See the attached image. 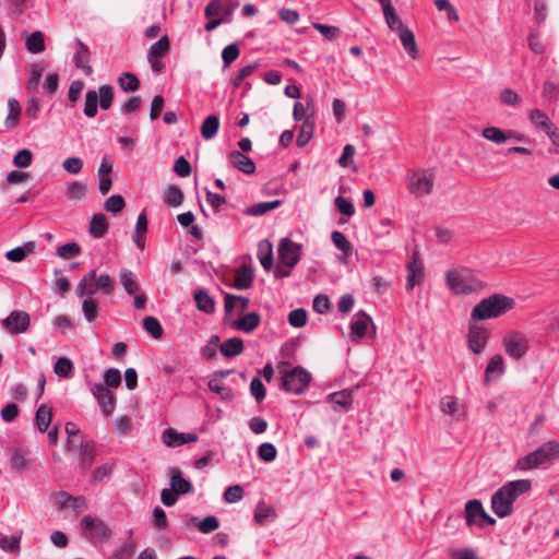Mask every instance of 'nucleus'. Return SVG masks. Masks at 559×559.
<instances>
[{
  "mask_svg": "<svg viewBox=\"0 0 559 559\" xmlns=\"http://www.w3.org/2000/svg\"><path fill=\"white\" fill-rule=\"evenodd\" d=\"M143 328L155 340L162 337L164 329L155 317H146L143 320Z\"/></svg>",
  "mask_w": 559,
  "mask_h": 559,
  "instance_id": "4d7b16f0",
  "label": "nucleus"
},
{
  "mask_svg": "<svg viewBox=\"0 0 559 559\" xmlns=\"http://www.w3.org/2000/svg\"><path fill=\"white\" fill-rule=\"evenodd\" d=\"M288 323L294 328H302L307 323V311L304 308L292 310L288 314Z\"/></svg>",
  "mask_w": 559,
  "mask_h": 559,
  "instance_id": "69168bd1",
  "label": "nucleus"
},
{
  "mask_svg": "<svg viewBox=\"0 0 559 559\" xmlns=\"http://www.w3.org/2000/svg\"><path fill=\"white\" fill-rule=\"evenodd\" d=\"M433 188V175L426 170H416L407 175V189L414 195L431 193Z\"/></svg>",
  "mask_w": 559,
  "mask_h": 559,
  "instance_id": "9d476101",
  "label": "nucleus"
},
{
  "mask_svg": "<svg viewBox=\"0 0 559 559\" xmlns=\"http://www.w3.org/2000/svg\"><path fill=\"white\" fill-rule=\"evenodd\" d=\"M531 488L532 481L530 479L508 481L492 495L491 510L500 519L511 515L515 500L530 491Z\"/></svg>",
  "mask_w": 559,
  "mask_h": 559,
  "instance_id": "f257e3e1",
  "label": "nucleus"
},
{
  "mask_svg": "<svg viewBox=\"0 0 559 559\" xmlns=\"http://www.w3.org/2000/svg\"><path fill=\"white\" fill-rule=\"evenodd\" d=\"M258 259L265 271H270L273 266V247L272 243L264 239L258 245Z\"/></svg>",
  "mask_w": 559,
  "mask_h": 559,
  "instance_id": "c85d7f7f",
  "label": "nucleus"
},
{
  "mask_svg": "<svg viewBox=\"0 0 559 559\" xmlns=\"http://www.w3.org/2000/svg\"><path fill=\"white\" fill-rule=\"evenodd\" d=\"M485 513L486 511L480 500L473 499L467 501L464 511L467 527L477 526Z\"/></svg>",
  "mask_w": 559,
  "mask_h": 559,
  "instance_id": "a211bd4d",
  "label": "nucleus"
},
{
  "mask_svg": "<svg viewBox=\"0 0 559 559\" xmlns=\"http://www.w3.org/2000/svg\"><path fill=\"white\" fill-rule=\"evenodd\" d=\"M530 120L536 128L543 130L545 133H548L554 128L551 121L540 109H533L530 112Z\"/></svg>",
  "mask_w": 559,
  "mask_h": 559,
  "instance_id": "58836bf2",
  "label": "nucleus"
},
{
  "mask_svg": "<svg viewBox=\"0 0 559 559\" xmlns=\"http://www.w3.org/2000/svg\"><path fill=\"white\" fill-rule=\"evenodd\" d=\"M493 372H498L499 374L504 372L503 358L499 354L492 356L486 367V370H485V382L486 383H488L490 381V374Z\"/></svg>",
  "mask_w": 559,
  "mask_h": 559,
  "instance_id": "6e6d98bb",
  "label": "nucleus"
},
{
  "mask_svg": "<svg viewBox=\"0 0 559 559\" xmlns=\"http://www.w3.org/2000/svg\"><path fill=\"white\" fill-rule=\"evenodd\" d=\"M199 439L194 432H178L173 428H167L162 435L163 442L170 448L181 447L187 443L197 442Z\"/></svg>",
  "mask_w": 559,
  "mask_h": 559,
  "instance_id": "dca6fc26",
  "label": "nucleus"
},
{
  "mask_svg": "<svg viewBox=\"0 0 559 559\" xmlns=\"http://www.w3.org/2000/svg\"><path fill=\"white\" fill-rule=\"evenodd\" d=\"M73 362L68 357H60L53 366V371L62 378H70L73 373Z\"/></svg>",
  "mask_w": 559,
  "mask_h": 559,
  "instance_id": "864d4df0",
  "label": "nucleus"
},
{
  "mask_svg": "<svg viewBox=\"0 0 559 559\" xmlns=\"http://www.w3.org/2000/svg\"><path fill=\"white\" fill-rule=\"evenodd\" d=\"M281 374V389L292 394H302L312 380L311 373L301 366L292 367L289 361H280L277 365Z\"/></svg>",
  "mask_w": 559,
  "mask_h": 559,
  "instance_id": "7ed1b4c3",
  "label": "nucleus"
},
{
  "mask_svg": "<svg viewBox=\"0 0 559 559\" xmlns=\"http://www.w3.org/2000/svg\"><path fill=\"white\" fill-rule=\"evenodd\" d=\"M118 85L123 92H135L140 88V80L132 72H123L117 80Z\"/></svg>",
  "mask_w": 559,
  "mask_h": 559,
  "instance_id": "e433bc0d",
  "label": "nucleus"
},
{
  "mask_svg": "<svg viewBox=\"0 0 559 559\" xmlns=\"http://www.w3.org/2000/svg\"><path fill=\"white\" fill-rule=\"evenodd\" d=\"M124 206V199L120 194L109 197L104 203V209L114 214L121 212Z\"/></svg>",
  "mask_w": 559,
  "mask_h": 559,
  "instance_id": "052dcab7",
  "label": "nucleus"
},
{
  "mask_svg": "<svg viewBox=\"0 0 559 559\" xmlns=\"http://www.w3.org/2000/svg\"><path fill=\"white\" fill-rule=\"evenodd\" d=\"M94 295H85L82 302V311L85 320L92 323L96 320L99 309V304L93 298Z\"/></svg>",
  "mask_w": 559,
  "mask_h": 559,
  "instance_id": "473e14b6",
  "label": "nucleus"
},
{
  "mask_svg": "<svg viewBox=\"0 0 559 559\" xmlns=\"http://www.w3.org/2000/svg\"><path fill=\"white\" fill-rule=\"evenodd\" d=\"M193 298L198 310L204 313H213L215 310V300L209 295L206 289L199 288L194 290Z\"/></svg>",
  "mask_w": 559,
  "mask_h": 559,
  "instance_id": "a878e982",
  "label": "nucleus"
},
{
  "mask_svg": "<svg viewBox=\"0 0 559 559\" xmlns=\"http://www.w3.org/2000/svg\"><path fill=\"white\" fill-rule=\"evenodd\" d=\"M278 261L287 267H295L301 260L302 246L284 237L277 245Z\"/></svg>",
  "mask_w": 559,
  "mask_h": 559,
  "instance_id": "1a4fd4ad",
  "label": "nucleus"
},
{
  "mask_svg": "<svg viewBox=\"0 0 559 559\" xmlns=\"http://www.w3.org/2000/svg\"><path fill=\"white\" fill-rule=\"evenodd\" d=\"M2 328L11 334L19 335L26 332L31 325V317L24 310H13L1 322Z\"/></svg>",
  "mask_w": 559,
  "mask_h": 559,
  "instance_id": "f8f14e48",
  "label": "nucleus"
},
{
  "mask_svg": "<svg viewBox=\"0 0 559 559\" xmlns=\"http://www.w3.org/2000/svg\"><path fill=\"white\" fill-rule=\"evenodd\" d=\"M254 280L253 270L248 264H242L236 272L233 286L236 289H248L252 286Z\"/></svg>",
  "mask_w": 559,
  "mask_h": 559,
  "instance_id": "393cba45",
  "label": "nucleus"
},
{
  "mask_svg": "<svg viewBox=\"0 0 559 559\" xmlns=\"http://www.w3.org/2000/svg\"><path fill=\"white\" fill-rule=\"evenodd\" d=\"M33 160V153L28 148H22L13 157V164L17 168H27Z\"/></svg>",
  "mask_w": 559,
  "mask_h": 559,
  "instance_id": "e2e57ef3",
  "label": "nucleus"
},
{
  "mask_svg": "<svg viewBox=\"0 0 559 559\" xmlns=\"http://www.w3.org/2000/svg\"><path fill=\"white\" fill-rule=\"evenodd\" d=\"M258 455L264 462H272L276 459L277 450L273 443L264 442L259 445Z\"/></svg>",
  "mask_w": 559,
  "mask_h": 559,
  "instance_id": "0e129e2a",
  "label": "nucleus"
},
{
  "mask_svg": "<svg viewBox=\"0 0 559 559\" xmlns=\"http://www.w3.org/2000/svg\"><path fill=\"white\" fill-rule=\"evenodd\" d=\"M115 288V281L111 276L108 274L97 275L96 270H90L78 283L75 295L83 298L85 295H95L98 290L105 295H111Z\"/></svg>",
  "mask_w": 559,
  "mask_h": 559,
  "instance_id": "39448f33",
  "label": "nucleus"
},
{
  "mask_svg": "<svg viewBox=\"0 0 559 559\" xmlns=\"http://www.w3.org/2000/svg\"><path fill=\"white\" fill-rule=\"evenodd\" d=\"M169 485L170 489L178 495H187L193 490L191 481L185 478L181 471L177 467L170 468Z\"/></svg>",
  "mask_w": 559,
  "mask_h": 559,
  "instance_id": "4be33fe9",
  "label": "nucleus"
},
{
  "mask_svg": "<svg viewBox=\"0 0 559 559\" xmlns=\"http://www.w3.org/2000/svg\"><path fill=\"white\" fill-rule=\"evenodd\" d=\"M407 277H406V289L413 290L416 285L424 282L425 271L424 264L420 261L419 251L413 250L412 257L406 264Z\"/></svg>",
  "mask_w": 559,
  "mask_h": 559,
  "instance_id": "ddd939ff",
  "label": "nucleus"
},
{
  "mask_svg": "<svg viewBox=\"0 0 559 559\" xmlns=\"http://www.w3.org/2000/svg\"><path fill=\"white\" fill-rule=\"evenodd\" d=\"M119 277L120 283L123 286L126 293L128 295H134L139 289V283L136 281L134 273L130 270L124 269L120 272Z\"/></svg>",
  "mask_w": 559,
  "mask_h": 559,
  "instance_id": "37998d69",
  "label": "nucleus"
},
{
  "mask_svg": "<svg viewBox=\"0 0 559 559\" xmlns=\"http://www.w3.org/2000/svg\"><path fill=\"white\" fill-rule=\"evenodd\" d=\"M326 400L333 404L334 411H348L353 404V390L346 389L330 393Z\"/></svg>",
  "mask_w": 559,
  "mask_h": 559,
  "instance_id": "412c9836",
  "label": "nucleus"
},
{
  "mask_svg": "<svg viewBox=\"0 0 559 559\" xmlns=\"http://www.w3.org/2000/svg\"><path fill=\"white\" fill-rule=\"evenodd\" d=\"M489 331L480 325L472 324L468 329L467 343L468 348L475 353L480 354L488 342Z\"/></svg>",
  "mask_w": 559,
  "mask_h": 559,
  "instance_id": "2eb2a0df",
  "label": "nucleus"
},
{
  "mask_svg": "<svg viewBox=\"0 0 559 559\" xmlns=\"http://www.w3.org/2000/svg\"><path fill=\"white\" fill-rule=\"evenodd\" d=\"M559 460V441L548 440L536 450L527 453L516 461L515 468L530 471L539 467H547Z\"/></svg>",
  "mask_w": 559,
  "mask_h": 559,
  "instance_id": "f03ea898",
  "label": "nucleus"
},
{
  "mask_svg": "<svg viewBox=\"0 0 559 559\" xmlns=\"http://www.w3.org/2000/svg\"><path fill=\"white\" fill-rule=\"evenodd\" d=\"M75 45L78 50L73 55L74 66L81 69L85 75L90 76L93 74V68L88 64L91 61L90 49L80 38H75Z\"/></svg>",
  "mask_w": 559,
  "mask_h": 559,
  "instance_id": "f3484780",
  "label": "nucleus"
},
{
  "mask_svg": "<svg viewBox=\"0 0 559 559\" xmlns=\"http://www.w3.org/2000/svg\"><path fill=\"white\" fill-rule=\"evenodd\" d=\"M81 253V247L76 242H68L57 248V254L63 259H72Z\"/></svg>",
  "mask_w": 559,
  "mask_h": 559,
  "instance_id": "680f3d73",
  "label": "nucleus"
},
{
  "mask_svg": "<svg viewBox=\"0 0 559 559\" xmlns=\"http://www.w3.org/2000/svg\"><path fill=\"white\" fill-rule=\"evenodd\" d=\"M87 192L86 186L80 181H72L68 183L66 189V198L69 201H79L85 197Z\"/></svg>",
  "mask_w": 559,
  "mask_h": 559,
  "instance_id": "c03bdc74",
  "label": "nucleus"
},
{
  "mask_svg": "<svg viewBox=\"0 0 559 559\" xmlns=\"http://www.w3.org/2000/svg\"><path fill=\"white\" fill-rule=\"evenodd\" d=\"M399 37L408 56L412 59H416L418 57V47L415 40L414 33L404 24H401Z\"/></svg>",
  "mask_w": 559,
  "mask_h": 559,
  "instance_id": "b1692460",
  "label": "nucleus"
},
{
  "mask_svg": "<svg viewBox=\"0 0 559 559\" xmlns=\"http://www.w3.org/2000/svg\"><path fill=\"white\" fill-rule=\"evenodd\" d=\"M79 460L83 468L87 469L92 466L96 456V445L93 441L82 442L79 450Z\"/></svg>",
  "mask_w": 559,
  "mask_h": 559,
  "instance_id": "cd10ccee",
  "label": "nucleus"
},
{
  "mask_svg": "<svg viewBox=\"0 0 559 559\" xmlns=\"http://www.w3.org/2000/svg\"><path fill=\"white\" fill-rule=\"evenodd\" d=\"M259 63H250L242 68H240L231 78L230 83L234 87H239L245 79L253 74V72L258 69Z\"/></svg>",
  "mask_w": 559,
  "mask_h": 559,
  "instance_id": "8fccbe9b",
  "label": "nucleus"
},
{
  "mask_svg": "<svg viewBox=\"0 0 559 559\" xmlns=\"http://www.w3.org/2000/svg\"><path fill=\"white\" fill-rule=\"evenodd\" d=\"M108 227L109 225L106 215L103 213H97L94 214L91 218L88 231L94 238H102L108 231Z\"/></svg>",
  "mask_w": 559,
  "mask_h": 559,
  "instance_id": "c756f323",
  "label": "nucleus"
},
{
  "mask_svg": "<svg viewBox=\"0 0 559 559\" xmlns=\"http://www.w3.org/2000/svg\"><path fill=\"white\" fill-rule=\"evenodd\" d=\"M240 55V48L237 43L227 45L222 51L224 69L228 68Z\"/></svg>",
  "mask_w": 559,
  "mask_h": 559,
  "instance_id": "13d9d810",
  "label": "nucleus"
},
{
  "mask_svg": "<svg viewBox=\"0 0 559 559\" xmlns=\"http://www.w3.org/2000/svg\"><path fill=\"white\" fill-rule=\"evenodd\" d=\"M115 99L114 87L109 84H104L96 90H88L85 94V104L83 112L88 118L96 117L98 112V105L103 110H108Z\"/></svg>",
  "mask_w": 559,
  "mask_h": 559,
  "instance_id": "0eeeda50",
  "label": "nucleus"
},
{
  "mask_svg": "<svg viewBox=\"0 0 559 559\" xmlns=\"http://www.w3.org/2000/svg\"><path fill=\"white\" fill-rule=\"evenodd\" d=\"M10 464L12 469L17 473L24 472L28 466V460L26 459L24 451L15 448L11 453Z\"/></svg>",
  "mask_w": 559,
  "mask_h": 559,
  "instance_id": "de8ad7c7",
  "label": "nucleus"
},
{
  "mask_svg": "<svg viewBox=\"0 0 559 559\" xmlns=\"http://www.w3.org/2000/svg\"><path fill=\"white\" fill-rule=\"evenodd\" d=\"M261 322V317L258 312L252 311L246 313L243 317L239 318L238 320H235L231 323V326L235 330L242 331L245 333H251L253 332Z\"/></svg>",
  "mask_w": 559,
  "mask_h": 559,
  "instance_id": "5701e85b",
  "label": "nucleus"
},
{
  "mask_svg": "<svg viewBox=\"0 0 559 559\" xmlns=\"http://www.w3.org/2000/svg\"><path fill=\"white\" fill-rule=\"evenodd\" d=\"M228 160L233 167L237 168L241 173L246 175H252L255 173V164L254 162L246 156L242 152L231 151L228 154Z\"/></svg>",
  "mask_w": 559,
  "mask_h": 559,
  "instance_id": "6ab92c4d",
  "label": "nucleus"
},
{
  "mask_svg": "<svg viewBox=\"0 0 559 559\" xmlns=\"http://www.w3.org/2000/svg\"><path fill=\"white\" fill-rule=\"evenodd\" d=\"M163 200L166 205L179 206L183 201V193L179 187L169 186Z\"/></svg>",
  "mask_w": 559,
  "mask_h": 559,
  "instance_id": "603ef678",
  "label": "nucleus"
},
{
  "mask_svg": "<svg viewBox=\"0 0 559 559\" xmlns=\"http://www.w3.org/2000/svg\"><path fill=\"white\" fill-rule=\"evenodd\" d=\"M445 277L449 288L455 295H468L485 287V284L476 278L474 272L466 267L451 270Z\"/></svg>",
  "mask_w": 559,
  "mask_h": 559,
  "instance_id": "423d86ee",
  "label": "nucleus"
},
{
  "mask_svg": "<svg viewBox=\"0 0 559 559\" xmlns=\"http://www.w3.org/2000/svg\"><path fill=\"white\" fill-rule=\"evenodd\" d=\"M8 107H9V114L5 118L4 124H5L7 129H12L19 122L22 108H21L19 100L15 98H9Z\"/></svg>",
  "mask_w": 559,
  "mask_h": 559,
  "instance_id": "a19ab883",
  "label": "nucleus"
},
{
  "mask_svg": "<svg viewBox=\"0 0 559 559\" xmlns=\"http://www.w3.org/2000/svg\"><path fill=\"white\" fill-rule=\"evenodd\" d=\"M506 354L514 360L523 358L530 349L528 340L520 332H512L502 340Z\"/></svg>",
  "mask_w": 559,
  "mask_h": 559,
  "instance_id": "9b49d317",
  "label": "nucleus"
},
{
  "mask_svg": "<svg viewBox=\"0 0 559 559\" xmlns=\"http://www.w3.org/2000/svg\"><path fill=\"white\" fill-rule=\"evenodd\" d=\"M134 552V545L132 542L122 544L119 548L115 549L110 559H131Z\"/></svg>",
  "mask_w": 559,
  "mask_h": 559,
  "instance_id": "774afa93",
  "label": "nucleus"
},
{
  "mask_svg": "<svg viewBox=\"0 0 559 559\" xmlns=\"http://www.w3.org/2000/svg\"><path fill=\"white\" fill-rule=\"evenodd\" d=\"M219 350L225 357L238 356L243 352V342L239 337H230L219 346Z\"/></svg>",
  "mask_w": 559,
  "mask_h": 559,
  "instance_id": "2f4dec72",
  "label": "nucleus"
},
{
  "mask_svg": "<svg viewBox=\"0 0 559 559\" xmlns=\"http://www.w3.org/2000/svg\"><path fill=\"white\" fill-rule=\"evenodd\" d=\"M331 239L334 246L341 250L346 257L352 255L353 246L349 240L345 237V235L338 230H334L331 234Z\"/></svg>",
  "mask_w": 559,
  "mask_h": 559,
  "instance_id": "49530a36",
  "label": "nucleus"
},
{
  "mask_svg": "<svg viewBox=\"0 0 559 559\" xmlns=\"http://www.w3.org/2000/svg\"><path fill=\"white\" fill-rule=\"evenodd\" d=\"M481 135L496 144L504 143L508 140L507 131L497 127H487L483 130Z\"/></svg>",
  "mask_w": 559,
  "mask_h": 559,
  "instance_id": "5fc2aeb1",
  "label": "nucleus"
},
{
  "mask_svg": "<svg viewBox=\"0 0 559 559\" xmlns=\"http://www.w3.org/2000/svg\"><path fill=\"white\" fill-rule=\"evenodd\" d=\"M35 243L28 241L24 246L15 247L5 253V258L11 262H22L28 254L33 253Z\"/></svg>",
  "mask_w": 559,
  "mask_h": 559,
  "instance_id": "72a5a7b5",
  "label": "nucleus"
},
{
  "mask_svg": "<svg viewBox=\"0 0 559 559\" xmlns=\"http://www.w3.org/2000/svg\"><path fill=\"white\" fill-rule=\"evenodd\" d=\"M170 41L167 35L162 36L156 43H154L148 51L147 57L158 58L169 51Z\"/></svg>",
  "mask_w": 559,
  "mask_h": 559,
  "instance_id": "09e8293b",
  "label": "nucleus"
},
{
  "mask_svg": "<svg viewBox=\"0 0 559 559\" xmlns=\"http://www.w3.org/2000/svg\"><path fill=\"white\" fill-rule=\"evenodd\" d=\"M26 49L31 53H40L45 50V36L41 32L35 31L26 38Z\"/></svg>",
  "mask_w": 559,
  "mask_h": 559,
  "instance_id": "ea45409f",
  "label": "nucleus"
},
{
  "mask_svg": "<svg viewBox=\"0 0 559 559\" xmlns=\"http://www.w3.org/2000/svg\"><path fill=\"white\" fill-rule=\"evenodd\" d=\"M282 204L281 200H273L270 202H259L248 206L245 210V214L249 216H262L265 213L277 209Z\"/></svg>",
  "mask_w": 559,
  "mask_h": 559,
  "instance_id": "7c9ffc66",
  "label": "nucleus"
},
{
  "mask_svg": "<svg viewBox=\"0 0 559 559\" xmlns=\"http://www.w3.org/2000/svg\"><path fill=\"white\" fill-rule=\"evenodd\" d=\"M275 516V510L271 506H267L264 501L258 502L254 510V521L258 524H263L269 519H273Z\"/></svg>",
  "mask_w": 559,
  "mask_h": 559,
  "instance_id": "a18cd8bd",
  "label": "nucleus"
},
{
  "mask_svg": "<svg viewBox=\"0 0 559 559\" xmlns=\"http://www.w3.org/2000/svg\"><path fill=\"white\" fill-rule=\"evenodd\" d=\"M80 527L84 532V537L93 544L102 543L111 535V530L103 520L90 514L81 519Z\"/></svg>",
  "mask_w": 559,
  "mask_h": 559,
  "instance_id": "6e6552de",
  "label": "nucleus"
},
{
  "mask_svg": "<svg viewBox=\"0 0 559 559\" xmlns=\"http://www.w3.org/2000/svg\"><path fill=\"white\" fill-rule=\"evenodd\" d=\"M219 128V118L216 115H211L205 118L201 126V134L204 140L213 139Z\"/></svg>",
  "mask_w": 559,
  "mask_h": 559,
  "instance_id": "4c0bfd02",
  "label": "nucleus"
},
{
  "mask_svg": "<svg viewBox=\"0 0 559 559\" xmlns=\"http://www.w3.org/2000/svg\"><path fill=\"white\" fill-rule=\"evenodd\" d=\"M313 129H314L313 121H310V117H307L302 121V124L298 132L297 141H296L297 146L304 147L309 143V141L311 140L312 134H313Z\"/></svg>",
  "mask_w": 559,
  "mask_h": 559,
  "instance_id": "79ce46f5",
  "label": "nucleus"
},
{
  "mask_svg": "<svg viewBox=\"0 0 559 559\" xmlns=\"http://www.w3.org/2000/svg\"><path fill=\"white\" fill-rule=\"evenodd\" d=\"M514 306V300L501 294H493L481 299L471 312L472 320L484 321L507 313Z\"/></svg>",
  "mask_w": 559,
  "mask_h": 559,
  "instance_id": "20e7f679",
  "label": "nucleus"
},
{
  "mask_svg": "<svg viewBox=\"0 0 559 559\" xmlns=\"http://www.w3.org/2000/svg\"><path fill=\"white\" fill-rule=\"evenodd\" d=\"M104 382L103 384L106 385V388H118L121 384V372L117 368H108L104 372Z\"/></svg>",
  "mask_w": 559,
  "mask_h": 559,
  "instance_id": "bf43d9fd",
  "label": "nucleus"
},
{
  "mask_svg": "<svg viewBox=\"0 0 559 559\" xmlns=\"http://www.w3.org/2000/svg\"><path fill=\"white\" fill-rule=\"evenodd\" d=\"M334 203H335L336 210L341 214H343L347 217H350L355 214V207L350 200H348L342 195H338L335 198Z\"/></svg>",
  "mask_w": 559,
  "mask_h": 559,
  "instance_id": "338daca9",
  "label": "nucleus"
},
{
  "mask_svg": "<svg viewBox=\"0 0 559 559\" xmlns=\"http://www.w3.org/2000/svg\"><path fill=\"white\" fill-rule=\"evenodd\" d=\"M91 391L98 402L105 417H109L116 406L115 393L103 383H94Z\"/></svg>",
  "mask_w": 559,
  "mask_h": 559,
  "instance_id": "4468645a",
  "label": "nucleus"
},
{
  "mask_svg": "<svg viewBox=\"0 0 559 559\" xmlns=\"http://www.w3.org/2000/svg\"><path fill=\"white\" fill-rule=\"evenodd\" d=\"M207 386L210 391L219 395L223 401L230 402L234 399V392L230 388L224 385L219 379L215 377H210L207 382Z\"/></svg>",
  "mask_w": 559,
  "mask_h": 559,
  "instance_id": "f704fd0d",
  "label": "nucleus"
},
{
  "mask_svg": "<svg viewBox=\"0 0 559 559\" xmlns=\"http://www.w3.org/2000/svg\"><path fill=\"white\" fill-rule=\"evenodd\" d=\"M23 532L16 535L4 536L0 534V548L5 552L17 554L21 549V538Z\"/></svg>",
  "mask_w": 559,
  "mask_h": 559,
  "instance_id": "c9c22d12",
  "label": "nucleus"
},
{
  "mask_svg": "<svg viewBox=\"0 0 559 559\" xmlns=\"http://www.w3.org/2000/svg\"><path fill=\"white\" fill-rule=\"evenodd\" d=\"M52 418L51 408L47 404H41L34 417V425L40 432L48 431Z\"/></svg>",
  "mask_w": 559,
  "mask_h": 559,
  "instance_id": "bb28decb",
  "label": "nucleus"
},
{
  "mask_svg": "<svg viewBox=\"0 0 559 559\" xmlns=\"http://www.w3.org/2000/svg\"><path fill=\"white\" fill-rule=\"evenodd\" d=\"M44 72V67L40 63H34L31 68V74L25 84L28 92L37 91L39 82Z\"/></svg>",
  "mask_w": 559,
  "mask_h": 559,
  "instance_id": "3c124183",
  "label": "nucleus"
},
{
  "mask_svg": "<svg viewBox=\"0 0 559 559\" xmlns=\"http://www.w3.org/2000/svg\"><path fill=\"white\" fill-rule=\"evenodd\" d=\"M371 322V317L365 310H359L356 313V319L350 323L352 340L356 341L362 338L367 333L369 323Z\"/></svg>",
  "mask_w": 559,
  "mask_h": 559,
  "instance_id": "aec40b11",
  "label": "nucleus"
}]
</instances>
